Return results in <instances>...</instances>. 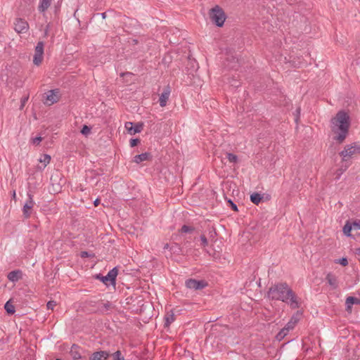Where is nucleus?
Returning a JSON list of instances; mask_svg holds the SVG:
<instances>
[{"instance_id":"1","label":"nucleus","mask_w":360,"mask_h":360,"mask_svg":"<svg viewBox=\"0 0 360 360\" xmlns=\"http://www.w3.org/2000/svg\"><path fill=\"white\" fill-rule=\"evenodd\" d=\"M267 297L271 300L282 301L293 309L300 308L302 303L301 298L297 297L286 283H278L271 285L267 292Z\"/></svg>"},{"instance_id":"2","label":"nucleus","mask_w":360,"mask_h":360,"mask_svg":"<svg viewBox=\"0 0 360 360\" xmlns=\"http://www.w3.org/2000/svg\"><path fill=\"white\" fill-rule=\"evenodd\" d=\"M331 130L335 134L333 139L338 143H342L346 139L350 127L349 115L343 111H339L331 120Z\"/></svg>"},{"instance_id":"3","label":"nucleus","mask_w":360,"mask_h":360,"mask_svg":"<svg viewBox=\"0 0 360 360\" xmlns=\"http://www.w3.org/2000/svg\"><path fill=\"white\" fill-rule=\"evenodd\" d=\"M359 154H360V143L357 142L346 145L344 149L339 153L342 158V162H347L354 156Z\"/></svg>"},{"instance_id":"4","label":"nucleus","mask_w":360,"mask_h":360,"mask_svg":"<svg viewBox=\"0 0 360 360\" xmlns=\"http://www.w3.org/2000/svg\"><path fill=\"white\" fill-rule=\"evenodd\" d=\"M209 16L212 22L218 27H222L226 20V14L224 11L217 5L210 9Z\"/></svg>"},{"instance_id":"5","label":"nucleus","mask_w":360,"mask_h":360,"mask_svg":"<svg viewBox=\"0 0 360 360\" xmlns=\"http://www.w3.org/2000/svg\"><path fill=\"white\" fill-rule=\"evenodd\" d=\"M118 274L117 267H114L111 269L106 276L101 274H96L95 278L103 282L106 286L112 285L115 288L116 285V277Z\"/></svg>"},{"instance_id":"6","label":"nucleus","mask_w":360,"mask_h":360,"mask_svg":"<svg viewBox=\"0 0 360 360\" xmlns=\"http://www.w3.org/2000/svg\"><path fill=\"white\" fill-rule=\"evenodd\" d=\"M59 90L58 89H53L50 90L48 92L45 93L44 96V104L47 105H51L59 101Z\"/></svg>"},{"instance_id":"7","label":"nucleus","mask_w":360,"mask_h":360,"mask_svg":"<svg viewBox=\"0 0 360 360\" xmlns=\"http://www.w3.org/2000/svg\"><path fill=\"white\" fill-rule=\"evenodd\" d=\"M44 44L43 41H39L37 44L33 58V63L36 65H39L42 62L44 55Z\"/></svg>"},{"instance_id":"8","label":"nucleus","mask_w":360,"mask_h":360,"mask_svg":"<svg viewBox=\"0 0 360 360\" xmlns=\"http://www.w3.org/2000/svg\"><path fill=\"white\" fill-rule=\"evenodd\" d=\"M186 286L189 289L202 290L207 285V283L203 280H195L193 278L186 281Z\"/></svg>"},{"instance_id":"9","label":"nucleus","mask_w":360,"mask_h":360,"mask_svg":"<svg viewBox=\"0 0 360 360\" xmlns=\"http://www.w3.org/2000/svg\"><path fill=\"white\" fill-rule=\"evenodd\" d=\"M34 205V202L32 199V195L31 194H28V199L22 208L23 216L25 219L30 217Z\"/></svg>"},{"instance_id":"10","label":"nucleus","mask_w":360,"mask_h":360,"mask_svg":"<svg viewBox=\"0 0 360 360\" xmlns=\"http://www.w3.org/2000/svg\"><path fill=\"white\" fill-rule=\"evenodd\" d=\"M14 30L18 32V33H25L27 32L28 29H29V25L28 23L21 19V18H18L16 19L15 20V22L14 23Z\"/></svg>"},{"instance_id":"11","label":"nucleus","mask_w":360,"mask_h":360,"mask_svg":"<svg viewBox=\"0 0 360 360\" xmlns=\"http://www.w3.org/2000/svg\"><path fill=\"white\" fill-rule=\"evenodd\" d=\"M125 127L128 130V132L131 135H134L136 133H139L141 131L143 127V123H137L134 126H133V123L130 122H127L125 124Z\"/></svg>"},{"instance_id":"12","label":"nucleus","mask_w":360,"mask_h":360,"mask_svg":"<svg viewBox=\"0 0 360 360\" xmlns=\"http://www.w3.org/2000/svg\"><path fill=\"white\" fill-rule=\"evenodd\" d=\"M171 93V89L169 85L165 87L162 93L160 95L159 103L161 107H165L167 105Z\"/></svg>"},{"instance_id":"13","label":"nucleus","mask_w":360,"mask_h":360,"mask_svg":"<svg viewBox=\"0 0 360 360\" xmlns=\"http://www.w3.org/2000/svg\"><path fill=\"white\" fill-rule=\"evenodd\" d=\"M82 349L77 345L73 344L70 348V354L73 360H82L81 351Z\"/></svg>"},{"instance_id":"14","label":"nucleus","mask_w":360,"mask_h":360,"mask_svg":"<svg viewBox=\"0 0 360 360\" xmlns=\"http://www.w3.org/2000/svg\"><path fill=\"white\" fill-rule=\"evenodd\" d=\"M110 353L107 351H99L94 352L90 356V360H107Z\"/></svg>"},{"instance_id":"15","label":"nucleus","mask_w":360,"mask_h":360,"mask_svg":"<svg viewBox=\"0 0 360 360\" xmlns=\"http://www.w3.org/2000/svg\"><path fill=\"white\" fill-rule=\"evenodd\" d=\"M152 155L150 153H143L139 155H136L134 157L133 161L136 164H139L144 161H148L150 160Z\"/></svg>"},{"instance_id":"16","label":"nucleus","mask_w":360,"mask_h":360,"mask_svg":"<svg viewBox=\"0 0 360 360\" xmlns=\"http://www.w3.org/2000/svg\"><path fill=\"white\" fill-rule=\"evenodd\" d=\"M326 279L333 289H336L338 287L337 277L333 274L328 273Z\"/></svg>"},{"instance_id":"17","label":"nucleus","mask_w":360,"mask_h":360,"mask_svg":"<svg viewBox=\"0 0 360 360\" xmlns=\"http://www.w3.org/2000/svg\"><path fill=\"white\" fill-rule=\"evenodd\" d=\"M8 279L12 282H16L22 278V271L20 270H15L8 273Z\"/></svg>"},{"instance_id":"18","label":"nucleus","mask_w":360,"mask_h":360,"mask_svg":"<svg viewBox=\"0 0 360 360\" xmlns=\"http://www.w3.org/2000/svg\"><path fill=\"white\" fill-rule=\"evenodd\" d=\"M345 304L347 307V311H350L352 309V305L360 304V298L349 296L346 299Z\"/></svg>"},{"instance_id":"19","label":"nucleus","mask_w":360,"mask_h":360,"mask_svg":"<svg viewBox=\"0 0 360 360\" xmlns=\"http://www.w3.org/2000/svg\"><path fill=\"white\" fill-rule=\"evenodd\" d=\"M51 0H40L39 5L38 6V9L39 12H44L48 9V8L51 5Z\"/></svg>"},{"instance_id":"20","label":"nucleus","mask_w":360,"mask_h":360,"mask_svg":"<svg viewBox=\"0 0 360 360\" xmlns=\"http://www.w3.org/2000/svg\"><path fill=\"white\" fill-rule=\"evenodd\" d=\"M225 65L229 69H235L238 66V59L236 58L235 57H232V59L230 61L229 59L228 58L226 60V63L225 64Z\"/></svg>"},{"instance_id":"21","label":"nucleus","mask_w":360,"mask_h":360,"mask_svg":"<svg viewBox=\"0 0 360 360\" xmlns=\"http://www.w3.org/2000/svg\"><path fill=\"white\" fill-rule=\"evenodd\" d=\"M353 229V225L349 221H347L346 224L343 227V233L347 236H351V231Z\"/></svg>"},{"instance_id":"22","label":"nucleus","mask_w":360,"mask_h":360,"mask_svg":"<svg viewBox=\"0 0 360 360\" xmlns=\"http://www.w3.org/2000/svg\"><path fill=\"white\" fill-rule=\"evenodd\" d=\"M289 330L285 327L283 328L276 335V338L278 341H281L288 335Z\"/></svg>"},{"instance_id":"23","label":"nucleus","mask_w":360,"mask_h":360,"mask_svg":"<svg viewBox=\"0 0 360 360\" xmlns=\"http://www.w3.org/2000/svg\"><path fill=\"white\" fill-rule=\"evenodd\" d=\"M4 309L8 314H13L15 313V307L11 302V300L6 302L4 305Z\"/></svg>"},{"instance_id":"24","label":"nucleus","mask_w":360,"mask_h":360,"mask_svg":"<svg viewBox=\"0 0 360 360\" xmlns=\"http://www.w3.org/2000/svg\"><path fill=\"white\" fill-rule=\"evenodd\" d=\"M262 199V196L257 193H254L250 195V200L255 205H258Z\"/></svg>"},{"instance_id":"25","label":"nucleus","mask_w":360,"mask_h":360,"mask_svg":"<svg viewBox=\"0 0 360 360\" xmlns=\"http://www.w3.org/2000/svg\"><path fill=\"white\" fill-rule=\"evenodd\" d=\"M302 316V311H297L295 314L292 315V316L290 319V321H292L295 324H297L300 319H301Z\"/></svg>"},{"instance_id":"26","label":"nucleus","mask_w":360,"mask_h":360,"mask_svg":"<svg viewBox=\"0 0 360 360\" xmlns=\"http://www.w3.org/2000/svg\"><path fill=\"white\" fill-rule=\"evenodd\" d=\"M174 321V314L172 311L167 313L165 316V325L167 326Z\"/></svg>"},{"instance_id":"27","label":"nucleus","mask_w":360,"mask_h":360,"mask_svg":"<svg viewBox=\"0 0 360 360\" xmlns=\"http://www.w3.org/2000/svg\"><path fill=\"white\" fill-rule=\"evenodd\" d=\"M50 160L51 156L47 154L43 155L39 159V162L44 163V167H45L50 162Z\"/></svg>"},{"instance_id":"28","label":"nucleus","mask_w":360,"mask_h":360,"mask_svg":"<svg viewBox=\"0 0 360 360\" xmlns=\"http://www.w3.org/2000/svg\"><path fill=\"white\" fill-rule=\"evenodd\" d=\"M227 158L230 162H236L238 160V157L233 153H227Z\"/></svg>"},{"instance_id":"29","label":"nucleus","mask_w":360,"mask_h":360,"mask_svg":"<svg viewBox=\"0 0 360 360\" xmlns=\"http://www.w3.org/2000/svg\"><path fill=\"white\" fill-rule=\"evenodd\" d=\"M193 230V229L191 226H188L187 225H184L181 229V233H189L191 232Z\"/></svg>"},{"instance_id":"30","label":"nucleus","mask_w":360,"mask_h":360,"mask_svg":"<svg viewBox=\"0 0 360 360\" xmlns=\"http://www.w3.org/2000/svg\"><path fill=\"white\" fill-rule=\"evenodd\" d=\"M90 132L91 128L89 127L87 125H84L81 130V133L84 135H88Z\"/></svg>"},{"instance_id":"31","label":"nucleus","mask_w":360,"mask_h":360,"mask_svg":"<svg viewBox=\"0 0 360 360\" xmlns=\"http://www.w3.org/2000/svg\"><path fill=\"white\" fill-rule=\"evenodd\" d=\"M336 263H338V264H341L342 266H345L348 264V261H347V258L343 257L342 259H338L336 262Z\"/></svg>"},{"instance_id":"32","label":"nucleus","mask_w":360,"mask_h":360,"mask_svg":"<svg viewBox=\"0 0 360 360\" xmlns=\"http://www.w3.org/2000/svg\"><path fill=\"white\" fill-rule=\"evenodd\" d=\"M113 356L115 360H124V357L121 356V352L119 350L113 354Z\"/></svg>"},{"instance_id":"33","label":"nucleus","mask_w":360,"mask_h":360,"mask_svg":"<svg viewBox=\"0 0 360 360\" xmlns=\"http://www.w3.org/2000/svg\"><path fill=\"white\" fill-rule=\"evenodd\" d=\"M42 141V138L41 136H37L32 139V143L34 145H39L40 142Z\"/></svg>"},{"instance_id":"34","label":"nucleus","mask_w":360,"mask_h":360,"mask_svg":"<svg viewBox=\"0 0 360 360\" xmlns=\"http://www.w3.org/2000/svg\"><path fill=\"white\" fill-rule=\"evenodd\" d=\"M56 305V302L55 301L51 300V301L48 302L46 307H47L48 309L53 310Z\"/></svg>"},{"instance_id":"35","label":"nucleus","mask_w":360,"mask_h":360,"mask_svg":"<svg viewBox=\"0 0 360 360\" xmlns=\"http://www.w3.org/2000/svg\"><path fill=\"white\" fill-rule=\"evenodd\" d=\"M295 325L296 324H295L292 321L290 320L285 327L288 328V330L290 331V330H292L295 328Z\"/></svg>"},{"instance_id":"36","label":"nucleus","mask_w":360,"mask_h":360,"mask_svg":"<svg viewBox=\"0 0 360 360\" xmlns=\"http://www.w3.org/2000/svg\"><path fill=\"white\" fill-rule=\"evenodd\" d=\"M352 224L353 225V229L360 230V220H356L353 221Z\"/></svg>"},{"instance_id":"37","label":"nucleus","mask_w":360,"mask_h":360,"mask_svg":"<svg viewBox=\"0 0 360 360\" xmlns=\"http://www.w3.org/2000/svg\"><path fill=\"white\" fill-rule=\"evenodd\" d=\"M200 240L202 242V245L205 247L208 245V242H207V238L205 237V235H202L200 236Z\"/></svg>"},{"instance_id":"38","label":"nucleus","mask_w":360,"mask_h":360,"mask_svg":"<svg viewBox=\"0 0 360 360\" xmlns=\"http://www.w3.org/2000/svg\"><path fill=\"white\" fill-rule=\"evenodd\" d=\"M139 142H140V140L139 139H132L130 140V146H131V147H134Z\"/></svg>"},{"instance_id":"39","label":"nucleus","mask_w":360,"mask_h":360,"mask_svg":"<svg viewBox=\"0 0 360 360\" xmlns=\"http://www.w3.org/2000/svg\"><path fill=\"white\" fill-rule=\"evenodd\" d=\"M345 164H342L341 165V167L340 169H339L340 172H341V173L344 172L345 171H346V169L349 167V164H348L347 162H344Z\"/></svg>"},{"instance_id":"40","label":"nucleus","mask_w":360,"mask_h":360,"mask_svg":"<svg viewBox=\"0 0 360 360\" xmlns=\"http://www.w3.org/2000/svg\"><path fill=\"white\" fill-rule=\"evenodd\" d=\"M28 101V96H25L23 98H21V105H20V109H22L23 107L25 106V103H27V101Z\"/></svg>"},{"instance_id":"41","label":"nucleus","mask_w":360,"mask_h":360,"mask_svg":"<svg viewBox=\"0 0 360 360\" xmlns=\"http://www.w3.org/2000/svg\"><path fill=\"white\" fill-rule=\"evenodd\" d=\"M103 307L105 310H109L111 308V303L107 301L103 304Z\"/></svg>"},{"instance_id":"42","label":"nucleus","mask_w":360,"mask_h":360,"mask_svg":"<svg viewBox=\"0 0 360 360\" xmlns=\"http://www.w3.org/2000/svg\"><path fill=\"white\" fill-rule=\"evenodd\" d=\"M229 202L230 203L233 210L238 211L237 205L235 203H233L231 200H229Z\"/></svg>"},{"instance_id":"43","label":"nucleus","mask_w":360,"mask_h":360,"mask_svg":"<svg viewBox=\"0 0 360 360\" xmlns=\"http://www.w3.org/2000/svg\"><path fill=\"white\" fill-rule=\"evenodd\" d=\"M210 235L211 238L214 237V236L216 235V231L213 228L210 229Z\"/></svg>"},{"instance_id":"44","label":"nucleus","mask_w":360,"mask_h":360,"mask_svg":"<svg viewBox=\"0 0 360 360\" xmlns=\"http://www.w3.org/2000/svg\"><path fill=\"white\" fill-rule=\"evenodd\" d=\"M89 256V253L86 251L81 252V257H87Z\"/></svg>"},{"instance_id":"45","label":"nucleus","mask_w":360,"mask_h":360,"mask_svg":"<svg viewBox=\"0 0 360 360\" xmlns=\"http://www.w3.org/2000/svg\"><path fill=\"white\" fill-rule=\"evenodd\" d=\"M49 26L50 25L48 24L46 27V29H45V31H44V35L45 36H47L48 35V32H49Z\"/></svg>"},{"instance_id":"46","label":"nucleus","mask_w":360,"mask_h":360,"mask_svg":"<svg viewBox=\"0 0 360 360\" xmlns=\"http://www.w3.org/2000/svg\"><path fill=\"white\" fill-rule=\"evenodd\" d=\"M94 204L95 206H98L100 204V200L98 198L96 199Z\"/></svg>"},{"instance_id":"47","label":"nucleus","mask_w":360,"mask_h":360,"mask_svg":"<svg viewBox=\"0 0 360 360\" xmlns=\"http://www.w3.org/2000/svg\"><path fill=\"white\" fill-rule=\"evenodd\" d=\"M355 253H356L357 255H360V248H359L356 249Z\"/></svg>"},{"instance_id":"48","label":"nucleus","mask_w":360,"mask_h":360,"mask_svg":"<svg viewBox=\"0 0 360 360\" xmlns=\"http://www.w3.org/2000/svg\"><path fill=\"white\" fill-rule=\"evenodd\" d=\"M101 15L103 19L106 18V13H102Z\"/></svg>"},{"instance_id":"49","label":"nucleus","mask_w":360,"mask_h":360,"mask_svg":"<svg viewBox=\"0 0 360 360\" xmlns=\"http://www.w3.org/2000/svg\"><path fill=\"white\" fill-rule=\"evenodd\" d=\"M232 85L235 86L236 87H238L239 86V84H233Z\"/></svg>"},{"instance_id":"50","label":"nucleus","mask_w":360,"mask_h":360,"mask_svg":"<svg viewBox=\"0 0 360 360\" xmlns=\"http://www.w3.org/2000/svg\"><path fill=\"white\" fill-rule=\"evenodd\" d=\"M296 111H297V113H300V109L297 108Z\"/></svg>"},{"instance_id":"51","label":"nucleus","mask_w":360,"mask_h":360,"mask_svg":"<svg viewBox=\"0 0 360 360\" xmlns=\"http://www.w3.org/2000/svg\"><path fill=\"white\" fill-rule=\"evenodd\" d=\"M169 246V245L167 243L165 245V248H167Z\"/></svg>"},{"instance_id":"52","label":"nucleus","mask_w":360,"mask_h":360,"mask_svg":"<svg viewBox=\"0 0 360 360\" xmlns=\"http://www.w3.org/2000/svg\"><path fill=\"white\" fill-rule=\"evenodd\" d=\"M56 360H62V359H56Z\"/></svg>"}]
</instances>
